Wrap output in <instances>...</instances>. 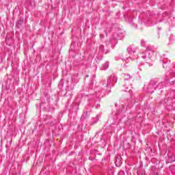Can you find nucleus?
<instances>
[{"label":"nucleus","mask_w":175,"mask_h":175,"mask_svg":"<svg viewBox=\"0 0 175 175\" xmlns=\"http://www.w3.org/2000/svg\"><path fill=\"white\" fill-rule=\"evenodd\" d=\"M117 83V76L116 75H111L107 81H105L104 85L105 87H108L111 88L114 85V83Z\"/></svg>","instance_id":"nucleus-1"},{"label":"nucleus","mask_w":175,"mask_h":175,"mask_svg":"<svg viewBox=\"0 0 175 175\" xmlns=\"http://www.w3.org/2000/svg\"><path fill=\"white\" fill-rule=\"evenodd\" d=\"M154 55V51L151 49H147L142 54V57L143 59H146L147 58H151Z\"/></svg>","instance_id":"nucleus-2"},{"label":"nucleus","mask_w":175,"mask_h":175,"mask_svg":"<svg viewBox=\"0 0 175 175\" xmlns=\"http://www.w3.org/2000/svg\"><path fill=\"white\" fill-rule=\"evenodd\" d=\"M157 87V85H152V82H150L149 87L148 88V92H150V94H152V92H154V90H155Z\"/></svg>","instance_id":"nucleus-3"},{"label":"nucleus","mask_w":175,"mask_h":175,"mask_svg":"<svg viewBox=\"0 0 175 175\" xmlns=\"http://www.w3.org/2000/svg\"><path fill=\"white\" fill-rule=\"evenodd\" d=\"M115 163L118 167H120V166L122 165V162L121 161V156H118L116 157Z\"/></svg>","instance_id":"nucleus-4"},{"label":"nucleus","mask_w":175,"mask_h":175,"mask_svg":"<svg viewBox=\"0 0 175 175\" xmlns=\"http://www.w3.org/2000/svg\"><path fill=\"white\" fill-rule=\"evenodd\" d=\"M127 51H128L129 54H133L135 53L136 50L135 49V48H132V46H129L127 49Z\"/></svg>","instance_id":"nucleus-5"},{"label":"nucleus","mask_w":175,"mask_h":175,"mask_svg":"<svg viewBox=\"0 0 175 175\" xmlns=\"http://www.w3.org/2000/svg\"><path fill=\"white\" fill-rule=\"evenodd\" d=\"M167 162H169V163L175 162L174 155L172 154L171 156H170V154H168V161H167Z\"/></svg>","instance_id":"nucleus-6"},{"label":"nucleus","mask_w":175,"mask_h":175,"mask_svg":"<svg viewBox=\"0 0 175 175\" xmlns=\"http://www.w3.org/2000/svg\"><path fill=\"white\" fill-rule=\"evenodd\" d=\"M109 68V62H105V64H103L101 67L100 69L101 70H106Z\"/></svg>","instance_id":"nucleus-7"},{"label":"nucleus","mask_w":175,"mask_h":175,"mask_svg":"<svg viewBox=\"0 0 175 175\" xmlns=\"http://www.w3.org/2000/svg\"><path fill=\"white\" fill-rule=\"evenodd\" d=\"M122 76L124 80H129V79H131V75L129 74H122Z\"/></svg>","instance_id":"nucleus-8"},{"label":"nucleus","mask_w":175,"mask_h":175,"mask_svg":"<svg viewBox=\"0 0 175 175\" xmlns=\"http://www.w3.org/2000/svg\"><path fill=\"white\" fill-rule=\"evenodd\" d=\"M137 175H146V171H144V170H139L137 172Z\"/></svg>","instance_id":"nucleus-9"},{"label":"nucleus","mask_w":175,"mask_h":175,"mask_svg":"<svg viewBox=\"0 0 175 175\" xmlns=\"http://www.w3.org/2000/svg\"><path fill=\"white\" fill-rule=\"evenodd\" d=\"M23 21H18V23L16 24V27H18V28H20V25H21V24H23Z\"/></svg>","instance_id":"nucleus-10"},{"label":"nucleus","mask_w":175,"mask_h":175,"mask_svg":"<svg viewBox=\"0 0 175 175\" xmlns=\"http://www.w3.org/2000/svg\"><path fill=\"white\" fill-rule=\"evenodd\" d=\"M170 170H172V173H175V166L172 165L170 167Z\"/></svg>","instance_id":"nucleus-11"},{"label":"nucleus","mask_w":175,"mask_h":175,"mask_svg":"<svg viewBox=\"0 0 175 175\" xmlns=\"http://www.w3.org/2000/svg\"><path fill=\"white\" fill-rule=\"evenodd\" d=\"M118 175H125V172L124 171H120L119 172Z\"/></svg>","instance_id":"nucleus-12"},{"label":"nucleus","mask_w":175,"mask_h":175,"mask_svg":"<svg viewBox=\"0 0 175 175\" xmlns=\"http://www.w3.org/2000/svg\"><path fill=\"white\" fill-rule=\"evenodd\" d=\"M146 43V42H144V40H142L141 41V44L142 46H144V44Z\"/></svg>","instance_id":"nucleus-13"},{"label":"nucleus","mask_w":175,"mask_h":175,"mask_svg":"<svg viewBox=\"0 0 175 175\" xmlns=\"http://www.w3.org/2000/svg\"><path fill=\"white\" fill-rule=\"evenodd\" d=\"M125 92H131V90H128V88H126Z\"/></svg>","instance_id":"nucleus-14"},{"label":"nucleus","mask_w":175,"mask_h":175,"mask_svg":"<svg viewBox=\"0 0 175 175\" xmlns=\"http://www.w3.org/2000/svg\"><path fill=\"white\" fill-rule=\"evenodd\" d=\"M97 106H98V107H100V105H97Z\"/></svg>","instance_id":"nucleus-15"}]
</instances>
